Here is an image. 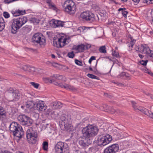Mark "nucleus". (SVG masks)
<instances>
[{"label": "nucleus", "mask_w": 153, "mask_h": 153, "mask_svg": "<svg viewBox=\"0 0 153 153\" xmlns=\"http://www.w3.org/2000/svg\"><path fill=\"white\" fill-rule=\"evenodd\" d=\"M106 14V12L105 10H100L98 13V15H97V20H99L100 17H104L105 16ZM80 16L83 19L89 22H93L95 20H97V19L95 18L94 14L89 11L84 12L82 13L80 15Z\"/></svg>", "instance_id": "f257e3e1"}, {"label": "nucleus", "mask_w": 153, "mask_h": 153, "mask_svg": "<svg viewBox=\"0 0 153 153\" xmlns=\"http://www.w3.org/2000/svg\"><path fill=\"white\" fill-rule=\"evenodd\" d=\"M65 78V77L63 75L56 74L51 76L49 79H48V81H49V82L51 83H53L61 88H64L67 90L72 91L76 90L75 88L73 86L65 83H59L55 81V79L59 80H63Z\"/></svg>", "instance_id": "f03ea898"}, {"label": "nucleus", "mask_w": 153, "mask_h": 153, "mask_svg": "<svg viewBox=\"0 0 153 153\" xmlns=\"http://www.w3.org/2000/svg\"><path fill=\"white\" fill-rule=\"evenodd\" d=\"M67 38L63 34H57L53 38V45L57 48H61L68 44Z\"/></svg>", "instance_id": "7ed1b4c3"}, {"label": "nucleus", "mask_w": 153, "mask_h": 153, "mask_svg": "<svg viewBox=\"0 0 153 153\" xmlns=\"http://www.w3.org/2000/svg\"><path fill=\"white\" fill-rule=\"evenodd\" d=\"M27 19L26 17H21L14 19L11 25V32L15 34L16 33L20 28L27 21Z\"/></svg>", "instance_id": "20e7f679"}, {"label": "nucleus", "mask_w": 153, "mask_h": 153, "mask_svg": "<svg viewBox=\"0 0 153 153\" xmlns=\"http://www.w3.org/2000/svg\"><path fill=\"white\" fill-rule=\"evenodd\" d=\"M98 131L97 127L92 125H88L84 128L82 131L83 136L88 139L96 135Z\"/></svg>", "instance_id": "39448f33"}, {"label": "nucleus", "mask_w": 153, "mask_h": 153, "mask_svg": "<svg viewBox=\"0 0 153 153\" xmlns=\"http://www.w3.org/2000/svg\"><path fill=\"white\" fill-rule=\"evenodd\" d=\"M9 128L10 131L13 132L14 136L16 137L21 138L24 135L22 127L16 122H13L10 124Z\"/></svg>", "instance_id": "423d86ee"}, {"label": "nucleus", "mask_w": 153, "mask_h": 153, "mask_svg": "<svg viewBox=\"0 0 153 153\" xmlns=\"http://www.w3.org/2000/svg\"><path fill=\"white\" fill-rule=\"evenodd\" d=\"M71 120V118L70 115L62 114L60 118V126L61 127L64 126L65 129L69 131L73 130V126L70 123Z\"/></svg>", "instance_id": "0eeeda50"}, {"label": "nucleus", "mask_w": 153, "mask_h": 153, "mask_svg": "<svg viewBox=\"0 0 153 153\" xmlns=\"http://www.w3.org/2000/svg\"><path fill=\"white\" fill-rule=\"evenodd\" d=\"M26 137L30 143L36 144L38 140L37 132L36 129L31 127L29 128L27 131Z\"/></svg>", "instance_id": "6e6552de"}, {"label": "nucleus", "mask_w": 153, "mask_h": 153, "mask_svg": "<svg viewBox=\"0 0 153 153\" xmlns=\"http://www.w3.org/2000/svg\"><path fill=\"white\" fill-rule=\"evenodd\" d=\"M62 6L64 8L65 11L68 13L72 14L76 12V5L72 0H67L64 2Z\"/></svg>", "instance_id": "1a4fd4ad"}, {"label": "nucleus", "mask_w": 153, "mask_h": 153, "mask_svg": "<svg viewBox=\"0 0 153 153\" xmlns=\"http://www.w3.org/2000/svg\"><path fill=\"white\" fill-rule=\"evenodd\" d=\"M112 140L111 135L107 134H103L100 136L97 139L98 145L104 146L109 143Z\"/></svg>", "instance_id": "9d476101"}, {"label": "nucleus", "mask_w": 153, "mask_h": 153, "mask_svg": "<svg viewBox=\"0 0 153 153\" xmlns=\"http://www.w3.org/2000/svg\"><path fill=\"white\" fill-rule=\"evenodd\" d=\"M17 119L21 125L26 126H31L33 122V120L31 118L25 114L19 115Z\"/></svg>", "instance_id": "9b49d317"}, {"label": "nucleus", "mask_w": 153, "mask_h": 153, "mask_svg": "<svg viewBox=\"0 0 153 153\" xmlns=\"http://www.w3.org/2000/svg\"><path fill=\"white\" fill-rule=\"evenodd\" d=\"M32 42L34 44H39L40 45H44L45 43V39L40 33H35L33 36Z\"/></svg>", "instance_id": "f8f14e48"}, {"label": "nucleus", "mask_w": 153, "mask_h": 153, "mask_svg": "<svg viewBox=\"0 0 153 153\" xmlns=\"http://www.w3.org/2000/svg\"><path fill=\"white\" fill-rule=\"evenodd\" d=\"M55 149L56 153H63L68 149V145L66 143L59 142L56 145Z\"/></svg>", "instance_id": "ddd939ff"}, {"label": "nucleus", "mask_w": 153, "mask_h": 153, "mask_svg": "<svg viewBox=\"0 0 153 153\" xmlns=\"http://www.w3.org/2000/svg\"><path fill=\"white\" fill-rule=\"evenodd\" d=\"M119 150V146L118 144L112 145L105 149L104 153H116Z\"/></svg>", "instance_id": "4468645a"}, {"label": "nucleus", "mask_w": 153, "mask_h": 153, "mask_svg": "<svg viewBox=\"0 0 153 153\" xmlns=\"http://www.w3.org/2000/svg\"><path fill=\"white\" fill-rule=\"evenodd\" d=\"M63 105V104L59 101H56L51 103L50 107H51L53 109H60Z\"/></svg>", "instance_id": "2eb2a0df"}, {"label": "nucleus", "mask_w": 153, "mask_h": 153, "mask_svg": "<svg viewBox=\"0 0 153 153\" xmlns=\"http://www.w3.org/2000/svg\"><path fill=\"white\" fill-rule=\"evenodd\" d=\"M91 142L89 139L86 138L84 140H80L79 141V144L82 148H84L88 146Z\"/></svg>", "instance_id": "dca6fc26"}, {"label": "nucleus", "mask_w": 153, "mask_h": 153, "mask_svg": "<svg viewBox=\"0 0 153 153\" xmlns=\"http://www.w3.org/2000/svg\"><path fill=\"white\" fill-rule=\"evenodd\" d=\"M35 105L34 102L32 101H27L25 105V107L28 110H29V112H30L33 111L34 109V106Z\"/></svg>", "instance_id": "f3484780"}, {"label": "nucleus", "mask_w": 153, "mask_h": 153, "mask_svg": "<svg viewBox=\"0 0 153 153\" xmlns=\"http://www.w3.org/2000/svg\"><path fill=\"white\" fill-rule=\"evenodd\" d=\"M47 107L42 102H39L36 105V109L39 111H45L47 108Z\"/></svg>", "instance_id": "a211bd4d"}, {"label": "nucleus", "mask_w": 153, "mask_h": 153, "mask_svg": "<svg viewBox=\"0 0 153 153\" xmlns=\"http://www.w3.org/2000/svg\"><path fill=\"white\" fill-rule=\"evenodd\" d=\"M20 94L18 90H16L15 92L12 95V101H15L18 100L19 98Z\"/></svg>", "instance_id": "6ab92c4d"}, {"label": "nucleus", "mask_w": 153, "mask_h": 153, "mask_svg": "<svg viewBox=\"0 0 153 153\" xmlns=\"http://www.w3.org/2000/svg\"><path fill=\"white\" fill-rule=\"evenodd\" d=\"M150 49L146 45L141 44L140 48V52L146 54L147 52L149 51Z\"/></svg>", "instance_id": "aec40b11"}, {"label": "nucleus", "mask_w": 153, "mask_h": 153, "mask_svg": "<svg viewBox=\"0 0 153 153\" xmlns=\"http://www.w3.org/2000/svg\"><path fill=\"white\" fill-rule=\"evenodd\" d=\"M12 13L14 16H17L25 14V10H23L18 9L17 10H13L12 11Z\"/></svg>", "instance_id": "412c9836"}, {"label": "nucleus", "mask_w": 153, "mask_h": 153, "mask_svg": "<svg viewBox=\"0 0 153 153\" xmlns=\"http://www.w3.org/2000/svg\"><path fill=\"white\" fill-rule=\"evenodd\" d=\"M137 110L140 111L147 116H150V113H151V111L148 110L144 107L140 106L138 107Z\"/></svg>", "instance_id": "4be33fe9"}, {"label": "nucleus", "mask_w": 153, "mask_h": 153, "mask_svg": "<svg viewBox=\"0 0 153 153\" xmlns=\"http://www.w3.org/2000/svg\"><path fill=\"white\" fill-rule=\"evenodd\" d=\"M48 8L51 9L56 12H57L58 9L53 3L48 0Z\"/></svg>", "instance_id": "5701e85b"}, {"label": "nucleus", "mask_w": 153, "mask_h": 153, "mask_svg": "<svg viewBox=\"0 0 153 153\" xmlns=\"http://www.w3.org/2000/svg\"><path fill=\"white\" fill-rule=\"evenodd\" d=\"M6 117L5 111L2 107L0 106V120L3 121Z\"/></svg>", "instance_id": "b1692460"}, {"label": "nucleus", "mask_w": 153, "mask_h": 153, "mask_svg": "<svg viewBox=\"0 0 153 153\" xmlns=\"http://www.w3.org/2000/svg\"><path fill=\"white\" fill-rule=\"evenodd\" d=\"M85 46L83 44L74 46L73 48L75 50L78 51L79 52H82L85 50Z\"/></svg>", "instance_id": "393cba45"}, {"label": "nucleus", "mask_w": 153, "mask_h": 153, "mask_svg": "<svg viewBox=\"0 0 153 153\" xmlns=\"http://www.w3.org/2000/svg\"><path fill=\"white\" fill-rule=\"evenodd\" d=\"M130 76V75L128 73L122 72L118 76V77L121 78H128Z\"/></svg>", "instance_id": "a878e982"}, {"label": "nucleus", "mask_w": 153, "mask_h": 153, "mask_svg": "<svg viewBox=\"0 0 153 153\" xmlns=\"http://www.w3.org/2000/svg\"><path fill=\"white\" fill-rule=\"evenodd\" d=\"M24 70L30 72H33L35 71V68L33 67H30L29 66L25 65L23 68Z\"/></svg>", "instance_id": "bb28decb"}, {"label": "nucleus", "mask_w": 153, "mask_h": 153, "mask_svg": "<svg viewBox=\"0 0 153 153\" xmlns=\"http://www.w3.org/2000/svg\"><path fill=\"white\" fill-rule=\"evenodd\" d=\"M5 22L3 18L0 17V31H2L4 28Z\"/></svg>", "instance_id": "cd10ccee"}, {"label": "nucleus", "mask_w": 153, "mask_h": 153, "mask_svg": "<svg viewBox=\"0 0 153 153\" xmlns=\"http://www.w3.org/2000/svg\"><path fill=\"white\" fill-rule=\"evenodd\" d=\"M31 27L30 25H26L23 27L22 28V30L25 33L29 32L31 30Z\"/></svg>", "instance_id": "c85d7f7f"}, {"label": "nucleus", "mask_w": 153, "mask_h": 153, "mask_svg": "<svg viewBox=\"0 0 153 153\" xmlns=\"http://www.w3.org/2000/svg\"><path fill=\"white\" fill-rule=\"evenodd\" d=\"M56 21L54 19H52L49 22L50 26L52 27L55 28L56 27Z\"/></svg>", "instance_id": "c756f323"}, {"label": "nucleus", "mask_w": 153, "mask_h": 153, "mask_svg": "<svg viewBox=\"0 0 153 153\" xmlns=\"http://www.w3.org/2000/svg\"><path fill=\"white\" fill-rule=\"evenodd\" d=\"M57 22L56 23V27H63L64 26V23L65 22H63L60 21L56 20Z\"/></svg>", "instance_id": "7c9ffc66"}, {"label": "nucleus", "mask_w": 153, "mask_h": 153, "mask_svg": "<svg viewBox=\"0 0 153 153\" xmlns=\"http://www.w3.org/2000/svg\"><path fill=\"white\" fill-rule=\"evenodd\" d=\"M87 76L89 77L90 78H91L92 79H96L97 80L99 79V77L95 76L93 74H88L87 75Z\"/></svg>", "instance_id": "2f4dec72"}, {"label": "nucleus", "mask_w": 153, "mask_h": 153, "mask_svg": "<svg viewBox=\"0 0 153 153\" xmlns=\"http://www.w3.org/2000/svg\"><path fill=\"white\" fill-rule=\"evenodd\" d=\"M48 110V115L50 114H51L52 115L51 117L53 118H55L56 116H55V115H57L58 114L56 113V114H55V111H51V109L50 108Z\"/></svg>", "instance_id": "473e14b6"}, {"label": "nucleus", "mask_w": 153, "mask_h": 153, "mask_svg": "<svg viewBox=\"0 0 153 153\" xmlns=\"http://www.w3.org/2000/svg\"><path fill=\"white\" fill-rule=\"evenodd\" d=\"M48 147V142L47 141L44 142L42 144V148L45 150H47Z\"/></svg>", "instance_id": "72a5a7b5"}, {"label": "nucleus", "mask_w": 153, "mask_h": 153, "mask_svg": "<svg viewBox=\"0 0 153 153\" xmlns=\"http://www.w3.org/2000/svg\"><path fill=\"white\" fill-rule=\"evenodd\" d=\"M99 51L100 52L104 53H105L106 52V51L105 50V47L104 46L101 47L99 49Z\"/></svg>", "instance_id": "f704fd0d"}, {"label": "nucleus", "mask_w": 153, "mask_h": 153, "mask_svg": "<svg viewBox=\"0 0 153 153\" xmlns=\"http://www.w3.org/2000/svg\"><path fill=\"white\" fill-rule=\"evenodd\" d=\"M146 54L151 59H153V51L150 49L149 51L147 52Z\"/></svg>", "instance_id": "c9c22d12"}, {"label": "nucleus", "mask_w": 153, "mask_h": 153, "mask_svg": "<svg viewBox=\"0 0 153 153\" xmlns=\"http://www.w3.org/2000/svg\"><path fill=\"white\" fill-rule=\"evenodd\" d=\"M30 83L31 85L33 86L34 87L36 88H38L39 85V84L33 82H30Z\"/></svg>", "instance_id": "e433bc0d"}, {"label": "nucleus", "mask_w": 153, "mask_h": 153, "mask_svg": "<svg viewBox=\"0 0 153 153\" xmlns=\"http://www.w3.org/2000/svg\"><path fill=\"white\" fill-rule=\"evenodd\" d=\"M16 90L15 88L13 89V88H9L7 90V92L8 93H10L12 95L13 93H14V92H15V90Z\"/></svg>", "instance_id": "4c0bfd02"}, {"label": "nucleus", "mask_w": 153, "mask_h": 153, "mask_svg": "<svg viewBox=\"0 0 153 153\" xmlns=\"http://www.w3.org/2000/svg\"><path fill=\"white\" fill-rule=\"evenodd\" d=\"M39 19L34 17L32 18L31 20V21L32 22H33L36 23H39Z\"/></svg>", "instance_id": "58836bf2"}, {"label": "nucleus", "mask_w": 153, "mask_h": 153, "mask_svg": "<svg viewBox=\"0 0 153 153\" xmlns=\"http://www.w3.org/2000/svg\"><path fill=\"white\" fill-rule=\"evenodd\" d=\"M131 102L132 105V106L133 107L134 109L135 110L137 111L138 106L137 105L136 103L135 102L133 101H131Z\"/></svg>", "instance_id": "ea45409f"}, {"label": "nucleus", "mask_w": 153, "mask_h": 153, "mask_svg": "<svg viewBox=\"0 0 153 153\" xmlns=\"http://www.w3.org/2000/svg\"><path fill=\"white\" fill-rule=\"evenodd\" d=\"M130 38L131 40L130 45L131 48H132L133 46L134 45L135 43L136 40L133 39L132 37H130Z\"/></svg>", "instance_id": "a19ab883"}, {"label": "nucleus", "mask_w": 153, "mask_h": 153, "mask_svg": "<svg viewBox=\"0 0 153 153\" xmlns=\"http://www.w3.org/2000/svg\"><path fill=\"white\" fill-rule=\"evenodd\" d=\"M75 63L77 65L80 66H82L83 65V64L82 62L78 60L77 59H75Z\"/></svg>", "instance_id": "79ce46f5"}, {"label": "nucleus", "mask_w": 153, "mask_h": 153, "mask_svg": "<svg viewBox=\"0 0 153 153\" xmlns=\"http://www.w3.org/2000/svg\"><path fill=\"white\" fill-rule=\"evenodd\" d=\"M112 55L113 56L117 58H118L119 57V55L118 53L116 51H114V52H113L112 53Z\"/></svg>", "instance_id": "37998d69"}, {"label": "nucleus", "mask_w": 153, "mask_h": 153, "mask_svg": "<svg viewBox=\"0 0 153 153\" xmlns=\"http://www.w3.org/2000/svg\"><path fill=\"white\" fill-rule=\"evenodd\" d=\"M3 16L5 18H8L10 17L9 13L7 12H4L3 13Z\"/></svg>", "instance_id": "c03bdc74"}, {"label": "nucleus", "mask_w": 153, "mask_h": 153, "mask_svg": "<svg viewBox=\"0 0 153 153\" xmlns=\"http://www.w3.org/2000/svg\"><path fill=\"white\" fill-rule=\"evenodd\" d=\"M68 56L69 58H73L74 56V54L73 51L69 52L68 54Z\"/></svg>", "instance_id": "a18cd8bd"}, {"label": "nucleus", "mask_w": 153, "mask_h": 153, "mask_svg": "<svg viewBox=\"0 0 153 153\" xmlns=\"http://www.w3.org/2000/svg\"><path fill=\"white\" fill-rule=\"evenodd\" d=\"M143 2L147 4H153V0H143Z\"/></svg>", "instance_id": "49530a36"}, {"label": "nucleus", "mask_w": 153, "mask_h": 153, "mask_svg": "<svg viewBox=\"0 0 153 153\" xmlns=\"http://www.w3.org/2000/svg\"><path fill=\"white\" fill-rule=\"evenodd\" d=\"M148 61L147 60H146L145 61L143 60H141L140 61V62L141 64L144 66H145L146 65Z\"/></svg>", "instance_id": "de8ad7c7"}, {"label": "nucleus", "mask_w": 153, "mask_h": 153, "mask_svg": "<svg viewBox=\"0 0 153 153\" xmlns=\"http://www.w3.org/2000/svg\"><path fill=\"white\" fill-rule=\"evenodd\" d=\"M17 0H4V2L5 4H8Z\"/></svg>", "instance_id": "09e8293b"}, {"label": "nucleus", "mask_w": 153, "mask_h": 153, "mask_svg": "<svg viewBox=\"0 0 153 153\" xmlns=\"http://www.w3.org/2000/svg\"><path fill=\"white\" fill-rule=\"evenodd\" d=\"M95 59H95V56H92L89 59V60L88 61V62L90 64H91L92 61L93 60H95Z\"/></svg>", "instance_id": "8fccbe9b"}, {"label": "nucleus", "mask_w": 153, "mask_h": 153, "mask_svg": "<svg viewBox=\"0 0 153 153\" xmlns=\"http://www.w3.org/2000/svg\"><path fill=\"white\" fill-rule=\"evenodd\" d=\"M126 9L125 8H120L118 10V11H121V13L122 14L123 13L126 11Z\"/></svg>", "instance_id": "3c124183"}, {"label": "nucleus", "mask_w": 153, "mask_h": 153, "mask_svg": "<svg viewBox=\"0 0 153 153\" xmlns=\"http://www.w3.org/2000/svg\"><path fill=\"white\" fill-rule=\"evenodd\" d=\"M116 135L117 136V138H116L117 139H120L122 138V136L120 133H117Z\"/></svg>", "instance_id": "603ef678"}, {"label": "nucleus", "mask_w": 153, "mask_h": 153, "mask_svg": "<svg viewBox=\"0 0 153 153\" xmlns=\"http://www.w3.org/2000/svg\"><path fill=\"white\" fill-rule=\"evenodd\" d=\"M128 13L127 11H125L122 14V15L124 17H127L126 15H127V14Z\"/></svg>", "instance_id": "864d4df0"}, {"label": "nucleus", "mask_w": 153, "mask_h": 153, "mask_svg": "<svg viewBox=\"0 0 153 153\" xmlns=\"http://www.w3.org/2000/svg\"><path fill=\"white\" fill-rule=\"evenodd\" d=\"M111 61L113 62V64L117 63L118 62V61L116 59H114L113 58L112 60H111Z\"/></svg>", "instance_id": "5fc2aeb1"}, {"label": "nucleus", "mask_w": 153, "mask_h": 153, "mask_svg": "<svg viewBox=\"0 0 153 153\" xmlns=\"http://www.w3.org/2000/svg\"><path fill=\"white\" fill-rule=\"evenodd\" d=\"M84 29L82 28L84 32H86L88 29H89V28L88 27H84Z\"/></svg>", "instance_id": "6e6d98bb"}, {"label": "nucleus", "mask_w": 153, "mask_h": 153, "mask_svg": "<svg viewBox=\"0 0 153 153\" xmlns=\"http://www.w3.org/2000/svg\"><path fill=\"white\" fill-rule=\"evenodd\" d=\"M89 69L90 71H94V72H95L96 71H97L96 68H95V69H94V70H93L92 69V68L91 66L89 67Z\"/></svg>", "instance_id": "4d7b16f0"}, {"label": "nucleus", "mask_w": 153, "mask_h": 153, "mask_svg": "<svg viewBox=\"0 0 153 153\" xmlns=\"http://www.w3.org/2000/svg\"><path fill=\"white\" fill-rule=\"evenodd\" d=\"M43 80L45 83H48V78H43Z\"/></svg>", "instance_id": "13d9d810"}, {"label": "nucleus", "mask_w": 153, "mask_h": 153, "mask_svg": "<svg viewBox=\"0 0 153 153\" xmlns=\"http://www.w3.org/2000/svg\"><path fill=\"white\" fill-rule=\"evenodd\" d=\"M134 48H135V50L137 51H138L139 49V47H138V46H136V45L135 46Z\"/></svg>", "instance_id": "bf43d9fd"}, {"label": "nucleus", "mask_w": 153, "mask_h": 153, "mask_svg": "<svg viewBox=\"0 0 153 153\" xmlns=\"http://www.w3.org/2000/svg\"><path fill=\"white\" fill-rule=\"evenodd\" d=\"M116 111L114 109H112L111 110V113L112 114H114L115 112Z\"/></svg>", "instance_id": "052dcab7"}, {"label": "nucleus", "mask_w": 153, "mask_h": 153, "mask_svg": "<svg viewBox=\"0 0 153 153\" xmlns=\"http://www.w3.org/2000/svg\"><path fill=\"white\" fill-rule=\"evenodd\" d=\"M138 56H139V57L141 58V59H142V58H143L144 57V56L143 55L141 54H140V53H139L138 54Z\"/></svg>", "instance_id": "680f3d73"}, {"label": "nucleus", "mask_w": 153, "mask_h": 153, "mask_svg": "<svg viewBox=\"0 0 153 153\" xmlns=\"http://www.w3.org/2000/svg\"><path fill=\"white\" fill-rule=\"evenodd\" d=\"M147 73L151 75V76H153V74L151 71H148Z\"/></svg>", "instance_id": "e2e57ef3"}, {"label": "nucleus", "mask_w": 153, "mask_h": 153, "mask_svg": "<svg viewBox=\"0 0 153 153\" xmlns=\"http://www.w3.org/2000/svg\"><path fill=\"white\" fill-rule=\"evenodd\" d=\"M134 2L136 3H138L140 0H132Z\"/></svg>", "instance_id": "0e129e2a"}, {"label": "nucleus", "mask_w": 153, "mask_h": 153, "mask_svg": "<svg viewBox=\"0 0 153 153\" xmlns=\"http://www.w3.org/2000/svg\"><path fill=\"white\" fill-rule=\"evenodd\" d=\"M148 116L151 117L153 119V114L152 112L151 113H150V115Z\"/></svg>", "instance_id": "69168bd1"}, {"label": "nucleus", "mask_w": 153, "mask_h": 153, "mask_svg": "<svg viewBox=\"0 0 153 153\" xmlns=\"http://www.w3.org/2000/svg\"><path fill=\"white\" fill-rule=\"evenodd\" d=\"M2 153H12L10 152L7 151H4V152H2Z\"/></svg>", "instance_id": "338daca9"}, {"label": "nucleus", "mask_w": 153, "mask_h": 153, "mask_svg": "<svg viewBox=\"0 0 153 153\" xmlns=\"http://www.w3.org/2000/svg\"><path fill=\"white\" fill-rule=\"evenodd\" d=\"M51 57L53 58H55V56L53 54H52L51 55Z\"/></svg>", "instance_id": "774afa93"}]
</instances>
